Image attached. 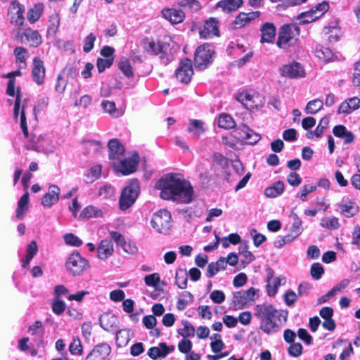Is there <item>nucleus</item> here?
Instances as JSON below:
<instances>
[{
	"label": "nucleus",
	"mask_w": 360,
	"mask_h": 360,
	"mask_svg": "<svg viewBox=\"0 0 360 360\" xmlns=\"http://www.w3.org/2000/svg\"><path fill=\"white\" fill-rule=\"evenodd\" d=\"M157 188L161 191L160 195L164 200L185 204L193 200V187L179 174H165L157 183Z\"/></svg>",
	"instance_id": "1"
},
{
	"label": "nucleus",
	"mask_w": 360,
	"mask_h": 360,
	"mask_svg": "<svg viewBox=\"0 0 360 360\" xmlns=\"http://www.w3.org/2000/svg\"><path fill=\"white\" fill-rule=\"evenodd\" d=\"M300 34V30L297 25L287 23L283 25L278 30V36L276 45L282 49H287L295 45Z\"/></svg>",
	"instance_id": "2"
},
{
	"label": "nucleus",
	"mask_w": 360,
	"mask_h": 360,
	"mask_svg": "<svg viewBox=\"0 0 360 360\" xmlns=\"http://www.w3.org/2000/svg\"><path fill=\"white\" fill-rule=\"evenodd\" d=\"M140 194V184L137 179L131 180L125 186L120 193L119 198V208L126 211L130 208L137 200Z\"/></svg>",
	"instance_id": "3"
},
{
	"label": "nucleus",
	"mask_w": 360,
	"mask_h": 360,
	"mask_svg": "<svg viewBox=\"0 0 360 360\" xmlns=\"http://www.w3.org/2000/svg\"><path fill=\"white\" fill-rule=\"evenodd\" d=\"M144 51L152 56L160 55V59L164 65H167L171 61L169 53V44L160 41L156 43L153 39L145 38L142 40Z\"/></svg>",
	"instance_id": "4"
},
{
	"label": "nucleus",
	"mask_w": 360,
	"mask_h": 360,
	"mask_svg": "<svg viewBox=\"0 0 360 360\" xmlns=\"http://www.w3.org/2000/svg\"><path fill=\"white\" fill-rule=\"evenodd\" d=\"M214 55V47L212 44L204 43L198 46L194 53L195 67L201 70L206 69L212 63Z\"/></svg>",
	"instance_id": "5"
},
{
	"label": "nucleus",
	"mask_w": 360,
	"mask_h": 360,
	"mask_svg": "<svg viewBox=\"0 0 360 360\" xmlns=\"http://www.w3.org/2000/svg\"><path fill=\"white\" fill-rule=\"evenodd\" d=\"M65 268L69 274L78 276L89 268V262L86 258L82 257L78 251L75 250L68 258Z\"/></svg>",
	"instance_id": "6"
},
{
	"label": "nucleus",
	"mask_w": 360,
	"mask_h": 360,
	"mask_svg": "<svg viewBox=\"0 0 360 360\" xmlns=\"http://www.w3.org/2000/svg\"><path fill=\"white\" fill-rule=\"evenodd\" d=\"M259 290L251 287L247 290H240L233 292L232 306L235 309H243L252 304L257 299Z\"/></svg>",
	"instance_id": "7"
},
{
	"label": "nucleus",
	"mask_w": 360,
	"mask_h": 360,
	"mask_svg": "<svg viewBox=\"0 0 360 360\" xmlns=\"http://www.w3.org/2000/svg\"><path fill=\"white\" fill-rule=\"evenodd\" d=\"M16 36L22 43L27 44L32 47L37 48L42 43V38L39 32L30 27H18Z\"/></svg>",
	"instance_id": "8"
},
{
	"label": "nucleus",
	"mask_w": 360,
	"mask_h": 360,
	"mask_svg": "<svg viewBox=\"0 0 360 360\" xmlns=\"http://www.w3.org/2000/svg\"><path fill=\"white\" fill-rule=\"evenodd\" d=\"M172 216L167 210H160L153 214L152 226L159 233H165L171 227Z\"/></svg>",
	"instance_id": "9"
},
{
	"label": "nucleus",
	"mask_w": 360,
	"mask_h": 360,
	"mask_svg": "<svg viewBox=\"0 0 360 360\" xmlns=\"http://www.w3.org/2000/svg\"><path fill=\"white\" fill-rule=\"evenodd\" d=\"M174 75L180 82L188 84L193 75L191 60L188 58H184L181 60Z\"/></svg>",
	"instance_id": "10"
},
{
	"label": "nucleus",
	"mask_w": 360,
	"mask_h": 360,
	"mask_svg": "<svg viewBox=\"0 0 360 360\" xmlns=\"http://www.w3.org/2000/svg\"><path fill=\"white\" fill-rule=\"evenodd\" d=\"M236 99L247 109L253 110L263 105V99L258 94L243 91L236 96Z\"/></svg>",
	"instance_id": "11"
},
{
	"label": "nucleus",
	"mask_w": 360,
	"mask_h": 360,
	"mask_svg": "<svg viewBox=\"0 0 360 360\" xmlns=\"http://www.w3.org/2000/svg\"><path fill=\"white\" fill-rule=\"evenodd\" d=\"M279 72L282 77L290 79L304 77L306 75L304 67L296 61L282 65L279 69Z\"/></svg>",
	"instance_id": "12"
},
{
	"label": "nucleus",
	"mask_w": 360,
	"mask_h": 360,
	"mask_svg": "<svg viewBox=\"0 0 360 360\" xmlns=\"http://www.w3.org/2000/svg\"><path fill=\"white\" fill-rule=\"evenodd\" d=\"M199 35L201 39H209L214 37H219V21L217 18L210 17L205 20L202 27L199 30Z\"/></svg>",
	"instance_id": "13"
},
{
	"label": "nucleus",
	"mask_w": 360,
	"mask_h": 360,
	"mask_svg": "<svg viewBox=\"0 0 360 360\" xmlns=\"http://www.w3.org/2000/svg\"><path fill=\"white\" fill-rule=\"evenodd\" d=\"M24 13L25 6L17 0L13 1L8 8L11 24L18 27H23L25 23Z\"/></svg>",
	"instance_id": "14"
},
{
	"label": "nucleus",
	"mask_w": 360,
	"mask_h": 360,
	"mask_svg": "<svg viewBox=\"0 0 360 360\" xmlns=\"http://www.w3.org/2000/svg\"><path fill=\"white\" fill-rule=\"evenodd\" d=\"M281 313L273 315L259 321V328L265 334L271 335L278 333L281 328Z\"/></svg>",
	"instance_id": "15"
},
{
	"label": "nucleus",
	"mask_w": 360,
	"mask_h": 360,
	"mask_svg": "<svg viewBox=\"0 0 360 360\" xmlns=\"http://www.w3.org/2000/svg\"><path fill=\"white\" fill-rule=\"evenodd\" d=\"M278 310L269 302H263L257 304L254 307V316L259 321L273 316V315L278 314Z\"/></svg>",
	"instance_id": "16"
},
{
	"label": "nucleus",
	"mask_w": 360,
	"mask_h": 360,
	"mask_svg": "<svg viewBox=\"0 0 360 360\" xmlns=\"http://www.w3.org/2000/svg\"><path fill=\"white\" fill-rule=\"evenodd\" d=\"M33 67L32 69V77L37 85H42L45 81L46 68L44 61L38 56L33 58Z\"/></svg>",
	"instance_id": "17"
},
{
	"label": "nucleus",
	"mask_w": 360,
	"mask_h": 360,
	"mask_svg": "<svg viewBox=\"0 0 360 360\" xmlns=\"http://www.w3.org/2000/svg\"><path fill=\"white\" fill-rule=\"evenodd\" d=\"M234 136L239 141H245L250 145L256 144L260 139L261 136L253 130L250 129L247 125L244 124L242 128L234 131Z\"/></svg>",
	"instance_id": "18"
},
{
	"label": "nucleus",
	"mask_w": 360,
	"mask_h": 360,
	"mask_svg": "<svg viewBox=\"0 0 360 360\" xmlns=\"http://www.w3.org/2000/svg\"><path fill=\"white\" fill-rule=\"evenodd\" d=\"M15 79H11L8 80L7 83V87L6 89V93L7 95L10 96H14L15 95V99L14 102V108H13V119L17 122L19 115V110L21 103V94L20 91L21 88L18 86L16 89V94L15 91Z\"/></svg>",
	"instance_id": "19"
},
{
	"label": "nucleus",
	"mask_w": 360,
	"mask_h": 360,
	"mask_svg": "<svg viewBox=\"0 0 360 360\" xmlns=\"http://www.w3.org/2000/svg\"><path fill=\"white\" fill-rule=\"evenodd\" d=\"M99 325L103 330L111 332L117 328L119 321L115 314L105 312L100 316Z\"/></svg>",
	"instance_id": "20"
},
{
	"label": "nucleus",
	"mask_w": 360,
	"mask_h": 360,
	"mask_svg": "<svg viewBox=\"0 0 360 360\" xmlns=\"http://www.w3.org/2000/svg\"><path fill=\"white\" fill-rule=\"evenodd\" d=\"M108 156L112 160H120L124 155L125 148L117 139H112L108 143Z\"/></svg>",
	"instance_id": "21"
},
{
	"label": "nucleus",
	"mask_w": 360,
	"mask_h": 360,
	"mask_svg": "<svg viewBox=\"0 0 360 360\" xmlns=\"http://www.w3.org/2000/svg\"><path fill=\"white\" fill-rule=\"evenodd\" d=\"M260 13L259 11H254L250 13H240L236 17L234 21L232 22V28L233 30H238L242 28L249 24L251 20L259 18Z\"/></svg>",
	"instance_id": "22"
},
{
	"label": "nucleus",
	"mask_w": 360,
	"mask_h": 360,
	"mask_svg": "<svg viewBox=\"0 0 360 360\" xmlns=\"http://www.w3.org/2000/svg\"><path fill=\"white\" fill-rule=\"evenodd\" d=\"M111 348L107 343H101L96 345L87 355L86 359L92 360H105L110 354Z\"/></svg>",
	"instance_id": "23"
},
{
	"label": "nucleus",
	"mask_w": 360,
	"mask_h": 360,
	"mask_svg": "<svg viewBox=\"0 0 360 360\" xmlns=\"http://www.w3.org/2000/svg\"><path fill=\"white\" fill-rule=\"evenodd\" d=\"M28 332L32 336L34 337L37 347H43L44 345V335L45 329L41 321L39 320L35 321L32 325L29 326Z\"/></svg>",
	"instance_id": "24"
},
{
	"label": "nucleus",
	"mask_w": 360,
	"mask_h": 360,
	"mask_svg": "<svg viewBox=\"0 0 360 360\" xmlns=\"http://www.w3.org/2000/svg\"><path fill=\"white\" fill-rule=\"evenodd\" d=\"M161 13L162 16L172 24L181 23L185 18L184 12L174 8H165Z\"/></svg>",
	"instance_id": "25"
},
{
	"label": "nucleus",
	"mask_w": 360,
	"mask_h": 360,
	"mask_svg": "<svg viewBox=\"0 0 360 360\" xmlns=\"http://www.w3.org/2000/svg\"><path fill=\"white\" fill-rule=\"evenodd\" d=\"M119 160V163L116 165V169L123 175H129L136 172L137 169L138 162L132 158H124Z\"/></svg>",
	"instance_id": "26"
},
{
	"label": "nucleus",
	"mask_w": 360,
	"mask_h": 360,
	"mask_svg": "<svg viewBox=\"0 0 360 360\" xmlns=\"http://www.w3.org/2000/svg\"><path fill=\"white\" fill-rule=\"evenodd\" d=\"M60 188L56 185L49 187V192L44 194L41 198V204L44 207H50L59 200Z\"/></svg>",
	"instance_id": "27"
},
{
	"label": "nucleus",
	"mask_w": 360,
	"mask_h": 360,
	"mask_svg": "<svg viewBox=\"0 0 360 360\" xmlns=\"http://www.w3.org/2000/svg\"><path fill=\"white\" fill-rule=\"evenodd\" d=\"M260 31L262 32L260 42L264 43H273L276 37V27L273 23L265 22L262 26Z\"/></svg>",
	"instance_id": "28"
},
{
	"label": "nucleus",
	"mask_w": 360,
	"mask_h": 360,
	"mask_svg": "<svg viewBox=\"0 0 360 360\" xmlns=\"http://www.w3.org/2000/svg\"><path fill=\"white\" fill-rule=\"evenodd\" d=\"M114 252L113 244L110 240H102L97 248V255L101 259L105 260Z\"/></svg>",
	"instance_id": "29"
},
{
	"label": "nucleus",
	"mask_w": 360,
	"mask_h": 360,
	"mask_svg": "<svg viewBox=\"0 0 360 360\" xmlns=\"http://www.w3.org/2000/svg\"><path fill=\"white\" fill-rule=\"evenodd\" d=\"M174 349V346L169 348L166 343L161 342L158 347H150L148 350V355L153 359H156L159 357L165 358L167 354Z\"/></svg>",
	"instance_id": "30"
},
{
	"label": "nucleus",
	"mask_w": 360,
	"mask_h": 360,
	"mask_svg": "<svg viewBox=\"0 0 360 360\" xmlns=\"http://www.w3.org/2000/svg\"><path fill=\"white\" fill-rule=\"evenodd\" d=\"M13 55L18 67L19 68H25L27 65V59L29 56L27 49L23 46H17L13 50Z\"/></svg>",
	"instance_id": "31"
},
{
	"label": "nucleus",
	"mask_w": 360,
	"mask_h": 360,
	"mask_svg": "<svg viewBox=\"0 0 360 360\" xmlns=\"http://www.w3.org/2000/svg\"><path fill=\"white\" fill-rule=\"evenodd\" d=\"M29 204V193H25L18 202V207L16 209V218L18 219H22L25 214L28 211Z\"/></svg>",
	"instance_id": "32"
},
{
	"label": "nucleus",
	"mask_w": 360,
	"mask_h": 360,
	"mask_svg": "<svg viewBox=\"0 0 360 360\" xmlns=\"http://www.w3.org/2000/svg\"><path fill=\"white\" fill-rule=\"evenodd\" d=\"M44 8V5L43 3H37L34 5V6L29 9L27 13V18L28 21L33 24L41 16Z\"/></svg>",
	"instance_id": "33"
},
{
	"label": "nucleus",
	"mask_w": 360,
	"mask_h": 360,
	"mask_svg": "<svg viewBox=\"0 0 360 360\" xmlns=\"http://www.w3.org/2000/svg\"><path fill=\"white\" fill-rule=\"evenodd\" d=\"M243 4V0H221L217 3V6L221 8L224 12L230 13L236 11Z\"/></svg>",
	"instance_id": "34"
},
{
	"label": "nucleus",
	"mask_w": 360,
	"mask_h": 360,
	"mask_svg": "<svg viewBox=\"0 0 360 360\" xmlns=\"http://www.w3.org/2000/svg\"><path fill=\"white\" fill-rule=\"evenodd\" d=\"M38 252V246L35 240L31 241L26 248V255L24 259H22V266L26 268L29 264L32 258L36 255Z\"/></svg>",
	"instance_id": "35"
},
{
	"label": "nucleus",
	"mask_w": 360,
	"mask_h": 360,
	"mask_svg": "<svg viewBox=\"0 0 360 360\" xmlns=\"http://www.w3.org/2000/svg\"><path fill=\"white\" fill-rule=\"evenodd\" d=\"M285 185L283 181H277L272 186L264 190V195L268 198H276L283 193Z\"/></svg>",
	"instance_id": "36"
},
{
	"label": "nucleus",
	"mask_w": 360,
	"mask_h": 360,
	"mask_svg": "<svg viewBox=\"0 0 360 360\" xmlns=\"http://www.w3.org/2000/svg\"><path fill=\"white\" fill-rule=\"evenodd\" d=\"M329 4L326 1H323L322 2L318 4L315 8H311L308 11L307 13L315 14V17L311 18L310 20H307V22H314L316 19H319L325 13H326L329 9Z\"/></svg>",
	"instance_id": "37"
},
{
	"label": "nucleus",
	"mask_w": 360,
	"mask_h": 360,
	"mask_svg": "<svg viewBox=\"0 0 360 360\" xmlns=\"http://www.w3.org/2000/svg\"><path fill=\"white\" fill-rule=\"evenodd\" d=\"M188 131L193 133L195 139H199L205 131L203 122L200 120H190Z\"/></svg>",
	"instance_id": "38"
},
{
	"label": "nucleus",
	"mask_w": 360,
	"mask_h": 360,
	"mask_svg": "<svg viewBox=\"0 0 360 360\" xmlns=\"http://www.w3.org/2000/svg\"><path fill=\"white\" fill-rule=\"evenodd\" d=\"M238 253L243 257V259L241 260V262L243 264H249L255 259L254 255L248 250V241L240 243L238 248Z\"/></svg>",
	"instance_id": "39"
},
{
	"label": "nucleus",
	"mask_w": 360,
	"mask_h": 360,
	"mask_svg": "<svg viewBox=\"0 0 360 360\" xmlns=\"http://www.w3.org/2000/svg\"><path fill=\"white\" fill-rule=\"evenodd\" d=\"M236 126L233 118L227 113H221L219 116L218 127L224 129H231Z\"/></svg>",
	"instance_id": "40"
},
{
	"label": "nucleus",
	"mask_w": 360,
	"mask_h": 360,
	"mask_svg": "<svg viewBox=\"0 0 360 360\" xmlns=\"http://www.w3.org/2000/svg\"><path fill=\"white\" fill-rule=\"evenodd\" d=\"M323 106V102L319 98L309 101L306 105L305 110L308 114H316L320 111Z\"/></svg>",
	"instance_id": "41"
},
{
	"label": "nucleus",
	"mask_w": 360,
	"mask_h": 360,
	"mask_svg": "<svg viewBox=\"0 0 360 360\" xmlns=\"http://www.w3.org/2000/svg\"><path fill=\"white\" fill-rule=\"evenodd\" d=\"M316 56L319 59L323 60L326 62H329L333 60L335 56L333 51L327 47H321L319 49H316L315 52Z\"/></svg>",
	"instance_id": "42"
},
{
	"label": "nucleus",
	"mask_w": 360,
	"mask_h": 360,
	"mask_svg": "<svg viewBox=\"0 0 360 360\" xmlns=\"http://www.w3.org/2000/svg\"><path fill=\"white\" fill-rule=\"evenodd\" d=\"M188 275L186 270L179 269L175 276V283L180 289L187 288Z\"/></svg>",
	"instance_id": "43"
},
{
	"label": "nucleus",
	"mask_w": 360,
	"mask_h": 360,
	"mask_svg": "<svg viewBox=\"0 0 360 360\" xmlns=\"http://www.w3.org/2000/svg\"><path fill=\"white\" fill-rule=\"evenodd\" d=\"M178 5L193 12H197L201 8L200 4L198 0H181L178 2Z\"/></svg>",
	"instance_id": "44"
},
{
	"label": "nucleus",
	"mask_w": 360,
	"mask_h": 360,
	"mask_svg": "<svg viewBox=\"0 0 360 360\" xmlns=\"http://www.w3.org/2000/svg\"><path fill=\"white\" fill-rule=\"evenodd\" d=\"M69 351L72 355H82L83 353V347L78 337L73 338L69 345Z\"/></svg>",
	"instance_id": "45"
},
{
	"label": "nucleus",
	"mask_w": 360,
	"mask_h": 360,
	"mask_svg": "<svg viewBox=\"0 0 360 360\" xmlns=\"http://www.w3.org/2000/svg\"><path fill=\"white\" fill-rule=\"evenodd\" d=\"M213 165H218L222 169L228 167V159L224 156L223 154L219 152H214L212 153Z\"/></svg>",
	"instance_id": "46"
},
{
	"label": "nucleus",
	"mask_w": 360,
	"mask_h": 360,
	"mask_svg": "<svg viewBox=\"0 0 360 360\" xmlns=\"http://www.w3.org/2000/svg\"><path fill=\"white\" fill-rule=\"evenodd\" d=\"M101 106L105 112H108L114 117L119 116L120 112L115 107V102L105 100L101 103Z\"/></svg>",
	"instance_id": "47"
},
{
	"label": "nucleus",
	"mask_w": 360,
	"mask_h": 360,
	"mask_svg": "<svg viewBox=\"0 0 360 360\" xmlns=\"http://www.w3.org/2000/svg\"><path fill=\"white\" fill-rule=\"evenodd\" d=\"M329 120H330V117L328 115H326L321 119L318 126L316 127V129L314 130V135L317 138L321 137L324 130L328 127Z\"/></svg>",
	"instance_id": "48"
},
{
	"label": "nucleus",
	"mask_w": 360,
	"mask_h": 360,
	"mask_svg": "<svg viewBox=\"0 0 360 360\" xmlns=\"http://www.w3.org/2000/svg\"><path fill=\"white\" fill-rule=\"evenodd\" d=\"M213 338H214L215 340L212 341L211 342L210 347H211L212 351L214 353L218 354L220 352H221V350L224 349V343L221 340V335L219 334H217V333L214 334L213 336L211 337V339H213Z\"/></svg>",
	"instance_id": "49"
},
{
	"label": "nucleus",
	"mask_w": 360,
	"mask_h": 360,
	"mask_svg": "<svg viewBox=\"0 0 360 360\" xmlns=\"http://www.w3.org/2000/svg\"><path fill=\"white\" fill-rule=\"evenodd\" d=\"M129 340V332L127 330H119L116 333V342L118 347L125 346Z\"/></svg>",
	"instance_id": "50"
},
{
	"label": "nucleus",
	"mask_w": 360,
	"mask_h": 360,
	"mask_svg": "<svg viewBox=\"0 0 360 360\" xmlns=\"http://www.w3.org/2000/svg\"><path fill=\"white\" fill-rule=\"evenodd\" d=\"M178 333L184 338L193 337L195 335V328L188 321L184 322V328L178 330Z\"/></svg>",
	"instance_id": "51"
},
{
	"label": "nucleus",
	"mask_w": 360,
	"mask_h": 360,
	"mask_svg": "<svg viewBox=\"0 0 360 360\" xmlns=\"http://www.w3.org/2000/svg\"><path fill=\"white\" fill-rule=\"evenodd\" d=\"M66 308V304L64 301L59 298L54 297L52 301V311L56 315L62 314Z\"/></svg>",
	"instance_id": "52"
},
{
	"label": "nucleus",
	"mask_w": 360,
	"mask_h": 360,
	"mask_svg": "<svg viewBox=\"0 0 360 360\" xmlns=\"http://www.w3.org/2000/svg\"><path fill=\"white\" fill-rule=\"evenodd\" d=\"M321 226L328 229H338L340 224L336 217H325L321 219Z\"/></svg>",
	"instance_id": "53"
},
{
	"label": "nucleus",
	"mask_w": 360,
	"mask_h": 360,
	"mask_svg": "<svg viewBox=\"0 0 360 360\" xmlns=\"http://www.w3.org/2000/svg\"><path fill=\"white\" fill-rule=\"evenodd\" d=\"M114 62V58H98L96 61V67L99 73L105 71V69L112 66Z\"/></svg>",
	"instance_id": "54"
},
{
	"label": "nucleus",
	"mask_w": 360,
	"mask_h": 360,
	"mask_svg": "<svg viewBox=\"0 0 360 360\" xmlns=\"http://www.w3.org/2000/svg\"><path fill=\"white\" fill-rule=\"evenodd\" d=\"M324 274V269L323 266L319 263H314L310 269V274L311 277L315 280H319L321 278L322 275Z\"/></svg>",
	"instance_id": "55"
},
{
	"label": "nucleus",
	"mask_w": 360,
	"mask_h": 360,
	"mask_svg": "<svg viewBox=\"0 0 360 360\" xmlns=\"http://www.w3.org/2000/svg\"><path fill=\"white\" fill-rule=\"evenodd\" d=\"M119 68L123 72V74L127 77H131L134 75L132 67L127 59L121 60L119 63Z\"/></svg>",
	"instance_id": "56"
},
{
	"label": "nucleus",
	"mask_w": 360,
	"mask_h": 360,
	"mask_svg": "<svg viewBox=\"0 0 360 360\" xmlns=\"http://www.w3.org/2000/svg\"><path fill=\"white\" fill-rule=\"evenodd\" d=\"M292 216L293 218V223L290 228V231L292 233H296V235L300 236L302 232V221L297 214L293 213L292 214Z\"/></svg>",
	"instance_id": "57"
},
{
	"label": "nucleus",
	"mask_w": 360,
	"mask_h": 360,
	"mask_svg": "<svg viewBox=\"0 0 360 360\" xmlns=\"http://www.w3.org/2000/svg\"><path fill=\"white\" fill-rule=\"evenodd\" d=\"M341 212L347 217H352L356 214L354 202L349 201L340 205Z\"/></svg>",
	"instance_id": "58"
},
{
	"label": "nucleus",
	"mask_w": 360,
	"mask_h": 360,
	"mask_svg": "<svg viewBox=\"0 0 360 360\" xmlns=\"http://www.w3.org/2000/svg\"><path fill=\"white\" fill-rule=\"evenodd\" d=\"M144 281L146 285L157 288L160 281V274L158 273H153L147 275L144 277Z\"/></svg>",
	"instance_id": "59"
},
{
	"label": "nucleus",
	"mask_w": 360,
	"mask_h": 360,
	"mask_svg": "<svg viewBox=\"0 0 360 360\" xmlns=\"http://www.w3.org/2000/svg\"><path fill=\"white\" fill-rule=\"evenodd\" d=\"M64 240L66 244L71 246L79 247L82 245V240L72 233H66Z\"/></svg>",
	"instance_id": "60"
},
{
	"label": "nucleus",
	"mask_w": 360,
	"mask_h": 360,
	"mask_svg": "<svg viewBox=\"0 0 360 360\" xmlns=\"http://www.w3.org/2000/svg\"><path fill=\"white\" fill-rule=\"evenodd\" d=\"M96 39V37L93 33L89 34L84 39V46H83V51L85 53L90 52L94 46V42Z\"/></svg>",
	"instance_id": "61"
},
{
	"label": "nucleus",
	"mask_w": 360,
	"mask_h": 360,
	"mask_svg": "<svg viewBox=\"0 0 360 360\" xmlns=\"http://www.w3.org/2000/svg\"><path fill=\"white\" fill-rule=\"evenodd\" d=\"M99 212L98 210H97L94 206H87L80 213L79 217L84 218V219H89L93 217L98 216V212Z\"/></svg>",
	"instance_id": "62"
},
{
	"label": "nucleus",
	"mask_w": 360,
	"mask_h": 360,
	"mask_svg": "<svg viewBox=\"0 0 360 360\" xmlns=\"http://www.w3.org/2000/svg\"><path fill=\"white\" fill-rule=\"evenodd\" d=\"M302 345L300 343L292 342L290 343V345L288 348V352L293 357H298L302 354Z\"/></svg>",
	"instance_id": "63"
},
{
	"label": "nucleus",
	"mask_w": 360,
	"mask_h": 360,
	"mask_svg": "<svg viewBox=\"0 0 360 360\" xmlns=\"http://www.w3.org/2000/svg\"><path fill=\"white\" fill-rule=\"evenodd\" d=\"M192 342L191 340L184 338L181 341H180L178 344V349L180 352L184 354H188L191 352L192 349Z\"/></svg>",
	"instance_id": "64"
}]
</instances>
